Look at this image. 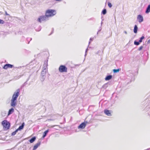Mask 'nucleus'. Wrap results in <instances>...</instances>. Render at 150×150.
I'll use <instances>...</instances> for the list:
<instances>
[{
  "instance_id": "f257e3e1",
  "label": "nucleus",
  "mask_w": 150,
  "mask_h": 150,
  "mask_svg": "<svg viewBox=\"0 0 150 150\" xmlns=\"http://www.w3.org/2000/svg\"><path fill=\"white\" fill-rule=\"evenodd\" d=\"M56 13V11L53 9H48L45 12V16L47 17L53 16Z\"/></svg>"
},
{
  "instance_id": "f03ea898",
  "label": "nucleus",
  "mask_w": 150,
  "mask_h": 150,
  "mask_svg": "<svg viewBox=\"0 0 150 150\" xmlns=\"http://www.w3.org/2000/svg\"><path fill=\"white\" fill-rule=\"evenodd\" d=\"M2 124L3 126L4 129L5 130H7L10 128V124L7 120H4L2 121Z\"/></svg>"
},
{
  "instance_id": "7ed1b4c3",
  "label": "nucleus",
  "mask_w": 150,
  "mask_h": 150,
  "mask_svg": "<svg viewBox=\"0 0 150 150\" xmlns=\"http://www.w3.org/2000/svg\"><path fill=\"white\" fill-rule=\"evenodd\" d=\"M67 68L65 66L63 65L60 66L59 68V70L60 72H67Z\"/></svg>"
},
{
  "instance_id": "20e7f679",
  "label": "nucleus",
  "mask_w": 150,
  "mask_h": 150,
  "mask_svg": "<svg viewBox=\"0 0 150 150\" xmlns=\"http://www.w3.org/2000/svg\"><path fill=\"white\" fill-rule=\"evenodd\" d=\"M20 90L18 89L16 90V92L14 93L11 99L16 100L18 97L19 95Z\"/></svg>"
},
{
  "instance_id": "39448f33",
  "label": "nucleus",
  "mask_w": 150,
  "mask_h": 150,
  "mask_svg": "<svg viewBox=\"0 0 150 150\" xmlns=\"http://www.w3.org/2000/svg\"><path fill=\"white\" fill-rule=\"evenodd\" d=\"M47 17L46 16H40L38 19V21L40 23L46 21L47 20Z\"/></svg>"
},
{
  "instance_id": "423d86ee",
  "label": "nucleus",
  "mask_w": 150,
  "mask_h": 150,
  "mask_svg": "<svg viewBox=\"0 0 150 150\" xmlns=\"http://www.w3.org/2000/svg\"><path fill=\"white\" fill-rule=\"evenodd\" d=\"M87 121L81 123L78 127V129H83L86 127V124H87Z\"/></svg>"
},
{
  "instance_id": "0eeeda50",
  "label": "nucleus",
  "mask_w": 150,
  "mask_h": 150,
  "mask_svg": "<svg viewBox=\"0 0 150 150\" xmlns=\"http://www.w3.org/2000/svg\"><path fill=\"white\" fill-rule=\"evenodd\" d=\"M137 19L139 23H141L143 21V17L141 15H139L137 16Z\"/></svg>"
},
{
  "instance_id": "6e6552de",
  "label": "nucleus",
  "mask_w": 150,
  "mask_h": 150,
  "mask_svg": "<svg viewBox=\"0 0 150 150\" xmlns=\"http://www.w3.org/2000/svg\"><path fill=\"white\" fill-rule=\"evenodd\" d=\"M13 66L10 64H6L4 65L3 68L4 69H7L8 68H11Z\"/></svg>"
},
{
  "instance_id": "1a4fd4ad",
  "label": "nucleus",
  "mask_w": 150,
  "mask_h": 150,
  "mask_svg": "<svg viewBox=\"0 0 150 150\" xmlns=\"http://www.w3.org/2000/svg\"><path fill=\"white\" fill-rule=\"evenodd\" d=\"M40 142H38L37 143H36L34 146L33 150H35L37 148L40 146Z\"/></svg>"
},
{
  "instance_id": "9d476101",
  "label": "nucleus",
  "mask_w": 150,
  "mask_h": 150,
  "mask_svg": "<svg viewBox=\"0 0 150 150\" xmlns=\"http://www.w3.org/2000/svg\"><path fill=\"white\" fill-rule=\"evenodd\" d=\"M16 100L13 99L11 100V105L13 107H14L16 105Z\"/></svg>"
},
{
  "instance_id": "9b49d317",
  "label": "nucleus",
  "mask_w": 150,
  "mask_h": 150,
  "mask_svg": "<svg viewBox=\"0 0 150 150\" xmlns=\"http://www.w3.org/2000/svg\"><path fill=\"white\" fill-rule=\"evenodd\" d=\"M104 112L107 115L109 116L111 115V113H110V111L107 109L105 110H104Z\"/></svg>"
},
{
  "instance_id": "f8f14e48",
  "label": "nucleus",
  "mask_w": 150,
  "mask_h": 150,
  "mask_svg": "<svg viewBox=\"0 0 150 150\" xmlns=\"http://www.w3.org/2000/svg\"><path fill=\"white\" fill-rule=\"evenodd\" d=\"M36 139L35 137H33L29 140V142L30 143H32L35 141Z\"/></svg>"
},
{
  "instance_id": "ddd939ff",
  "label": "nucleus",
  "mask_w": 150,
  "mask_h": 150,
  "mask_svg": "<svg viewBox=\"0 0 150 150\" xmlns=\"http://www.w3.org/2000/svg\"><path fill=\"white\" fill-rule=\"evenodd\" d=\"M150 12V4L148 5L146 11V13H148Z\"/></svg>"
},
{
  "instance_id": "4468645a",
  "label": "nucleus",
  "mask_w": 150,
  "mask_h": 150,
  "mask_svg": "<svg viewBox=\"0 0 150 150\" xmlns=\"http://www.w3.org/2000/svg\"><path fill=\"white\" fill-rule=\"evenodd\" d=\"M137 29L138 28L137 26L136 25H135L134 29V33H137Z\"/></svg>"
},
{
  "instance_id": "2eb2a0df",
  "label": "nucleus",
  "mask_w": 150,
  "mask_h": 150,
  "mask_svg": "<svg viewBox=\"0 0 150 150\" xmlns=\"http://www.w3.org/2000/svg\"><path fill=\"white\" fill-rule=\"evenodd\" d=\"M112 78V76L111 75H108L107 76L105 79L106 80H109L111 79Z\"/></svg>"
},
{
  "instance_id": "dca6fc26",
  "label": "nucleus",
  "mask_w": 150,
  "mask_h": 150,
  "mask_svg": "<svg viewBox=\"0 0 150 150\" xmlns=\"http://www.w3.org/2000/svg\"><path fill=\"white\" fill-rule=\"evenodd\" d=\"M14 111V109L13 108H11L8 111V114L9 115L11 114H12Z\"/></svg>"
},
{
  "instance_id": "f3484780",
  "label": "nucleus",
  "mask_w": 150,
  "mask_h": 150,
  "mask_svg": "<svg viewBox=\"0 0 150 150\" xmlns=\"http://www.w3.org/2000/svg\"><path fill=\"white\" fill-rule=\"evenodd\" d=\"M49 132V129H47L45 131L43 134V137L44 138L47 135V134Z\"/></svg>"
},
{
  "instance_id": "a211bd4d",
  "label": "nucleus",
  "mask_w": 150,
  "mask_h": 150,
  "mask_svg": "<svg viewBox=\"0 0 150 150\" xmlns=\"http://www.w3.org/2000/svg\"><path fill=\"white\" fill-rule=\"evenodd\" d=\"M24 124V123H23V124H22V125H21V126H19V127H18V129H18V130H20L22 129L23 128Z\"/></svg>"
},
{
  "instance_id": "6ab92c4d",
  "label": "nucleus",
  "mask_w": 150,
  "mask_h": 150,
  "mask_svg": "<svg viewBox=\"0 0 150 150\" xmlns=\"http://www.w3.org/2000/svg\"><path fill=\"white\" fill-rule=\"evenodd\" d=\"M144 36H142L140 38L139 41L140 42H142V40L144 39Z\"/></svg>"
},
{
  "instance_id": "aec40b11",
  "label": "nucleus",
  "mask_w": 150,
  "mask_h": 150,
  "mask_svg": "<svg viewBox=\"0 0 150 150\" xmlns=\"http://www.w3.org/2000/svg\"><path fill=\"white\" fill-rule=\"evenodd\" d=\"M18 131V129H16L14 132H13L12 133V135H15L16 133Z\"/></svg>"
},
{
  "instance_id": "412c9836",
  "label": "nucleus",
  "mask_w": 150,
  "mask_h": 150,
  "mask_svg": "<svg viewBox=\"0 0 150 150\" xmlns=\"http://www.w3.org/2000/svg\"><path fill=\"white\" fill-rule=\"evenodd\" d=\"M102 13L103 15L105 14L106 13V9H104L102 11Z\"/></svg>"
},
{
  "instance_id": "4be33fe9",
  "label": "nucleus",
  "mask_w": 150,
  "mask_h": 150,
  "mask_svg": "<svg viewBox=\"0 0 150 150\" xmlns=\"http://www.w3.org/2000/svg\"><path fill=\"white\" fill-rule=\"evenodd\" d=\"M119 69H114L113 70V71L114 73H116L118 72L119 71Z\"/></svg>"
},
{
  "instance_id": "5701e85b",
  "label": "nucleus",
  "mask_w": 150,
  "mask_h": 150,
  "mask_svg": "<svg viewBox=\"0 0 150 150\" xmlns=\"http://www.w3.org/2000/svg\"><path fill=\"white\" fill-rule=\"evenodd\" d=\"M139 42H136V41H135L134 42V44L136 45H138L139 44Z\"/></svg>"
},
{
  "instance_id": "b1692460",
  "label": "nucleus",
  "mask_w": 150,
  "mask_h": 150,
  "mask_svg": "<svg viewBox=\"0 0 150 150\" xmlns=\"http://www.w3.org/2000/svg\"><path fill=\"white\" fill-rule=\"evenodd\" d=\"M108 5L110 8H111L112 6V5L110 3V2H108Z\"/></svg>"
},
{
  "instance_id": "393cba45",
  "label": "nucleus",
  "mask_w": 150,
  "mask_h": 150,
  "mask_svg": "<svg viewBox=\"0 0 150 150\" xmlns=\"http://www.w3.org/2000/svg\"><path fill=\"white\" fill-rule=\"evenodd\" d=\"M4 21L2 20H1L0 19V24L1 23L2 24H4Z\"/></svg>"
},
{
  "instance_id": "a878e982",
  "label": "nucleus",
  "mask_w": 150,
  "mask_h": 150,
  "mask_svg": "<svg viewBox=\"0 0 150 150\" xmlns=\"http://www.w3.org/2000/svg\"><path fill=\"white\" fill-rule=\"evenodd\" d=\"M143 47L142 46H141L139 47V50H142L143 49Z\"/></svg>"
},
{
  "instance_id": "bb28decb",
  "label": "nucleus",
  "mask_w": 150,
  "mask_h": 150,
  "mask_svg": "<svg viewBox=\"0 0 150 150\" xmlns=\"http://www.w3.org/2000/svg\"><path fill=\"white\" fill-rule=\"evenodd\" d=\"M5 14L6 15H9V14L7 13L6 12Z\"/></svg>"
},
{
  "instance_id": "cd10ccee",
  "label": "nucleus",
  "mask_w": 150,
  "mask_h": 150,
  "mask_svg": "<svg viewBox=\"0 0 150 150\" xmlns=\"http://www.w3.org/2000/svg\"><path fill=\"white\" fill-rule=\"evenodd\" d=\"M148 43H149L150 42V40L148 41Z\"/></svg>"
},
{
  "instance_id": "c85d7f7f",
  "label": "nucleus",
  "mask_w": 150,
  "mask_h": 150,
  "mask_svg": "<svg viewBox=\"0 0 150 150\" xmlns=\"http://www.w3.org/2000/svg\"><path fill=\"white\" fill-rule=\"evenodd\" d=\"M148 43H149L150 42V40L148 41Z\"/></svg>"
},
{
  "instance_id": "c756f323",
  "label": "nucleus",
  "mask_w": 150,
  "mask_h": 150,
  "mask_svg": "<svg viewBox=\"0 0 150 150\" xmlns=\"http://www.w3.org/2000/svg\"><path fill=\"white\" fill-rule=\"evenodd\" d=\"M125 33H126V34H127V32L126 31H125Z\"/></svg>"
}]
</instances>
